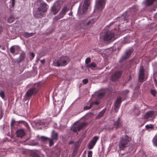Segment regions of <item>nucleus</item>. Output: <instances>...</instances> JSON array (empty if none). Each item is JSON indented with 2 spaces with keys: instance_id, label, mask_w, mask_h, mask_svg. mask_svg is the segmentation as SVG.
<instances>
[{
  "instance_id": "obj_1",
  "label": "nucleus",
  "mask_w": 157,
  "mask_h": 157,
  "mask_svg": "<svg viewBox=\"0 0 157 157\" xmlns=\"http://www.w3.org/2000/svg\"><path fill=\"white\" fill-rule=\"evenodd\" d=\"M36 2L37 4L40 3V4L37 10L34 13V15L37 18H41L43 16L44 13L47 11V4L42 0H37Z\"/></svg>"
},
{
  "instance_id": "obj_2",
  "label": "nucleus",
  "mask_w": 157,
  "mask_h": 157,
  "mask_svg": "<svg viewBox=\"0 0 157 157\" xmlns=\"http://www.w3.org/2000/svg\"><path fill=\"white\" fill-rule=\"evenodd\" d=\"M69 57L67 56H62L57 59L55 60L53 65L56 67H63L66 66L70 61Z\"/></svg>"
},
{
  "instance_id": "obj_3",
  "label": "nucleus",
  "mask_w": 157,
  "mask_h": 157,
  "mask_svg": "<svg viewBox=\"0 0 157 157\" xmlns=\"http://www.w3.org/2000/svg\"><path fill=\"white\" fill-rule=\"evenodd\" d=\"M132 141V139L131 136L125 135L124 137L121 138L119 140L118 146L119 150H124L127 147L128 143Z\"/></svg>"
},
{
  "instance_id": "obj_4",
  "label": "nucleus",
  "mask_w": 157,
  "mask_h": 157,
  "mask_svg": "<svg viewBox=\"0 0 157 157\" xmlns=\"http://www.w3.org/2000/svg\"><path fill=\"white\" fill-rule=\"evenodd\" d=\"M94 19L90 20H86L82 21L80 24V27L82 29H87L92 26L95 23Z\"/></svg>"
},
{
  "instance_id": "obj_5",
  "label": "nucleus",
  "mask_w": 157,
  "mask_h": 157,
  "mask_svg": "<svg viewBox=\"0 0 157 157\" xmlns=\"http://www.w3.org/2000/svg\"><path fill=\"white\" fill-rule=\"evenodd\" d=\"M90 4V0H85L82 6V10H79L78 12V14L79 15L81 14H85L86 10L88 9V6Z\"/></svg>"
},
{
  "instance_id": "obj_6",
  "label": "nucleus",
  "mask_w": 157,
  "mask_h": 157,
  "mask_svg": "<svg viewBox=\"0 0 157 157\" xmlns=\"http://www.w3.org/2000/svg\"><path fill=\"white\" fill-rule=\"evenodd\" d=\"M114 34L113 32L107 31L105 33L103 36V39L105 41H108L114 40Z\"/></svg>"
},
{
  "instance_id": "obj_7",
  "label": "nucleus",
  "mask_w": 157,
  "mask_h": 157,
  "mask_svg": "<svg viewBox=\"0 0 157 157\" xmlns=\"http://www.w3.org/2000/svg\"><path fill=\"white\" fill-rule=\"evenodd\" d=\"M69 10V9L66 6H64L60 12L59 13V15L55 17L54 19L55 20H58L60 19L63 17V16L66 14L67 12Z\"/></svg>"
},
{
  "instance_id": "obj_8",
  "label": "nucleus",
  "mask_w": 157,
  "mask_h": 157,
  "mask_svg": "<svg viewBox=\"0 0 157 157\" xmlns=\"http://www.w3.org/2000/svg\"><path fill=\"white\" fill-rule=\"evenodd\" d=\"M105 3V0H98L96 2L95 7L96 9L101 11L104 9Z\"/></svg>"
},
{
  "instance_id": "obj_9",
  "label": "nucleus",
  "mask_w": 157,
  "mask_h": 157,
  "mask_svg": "<svg viewBox=\"0 0 157 157\" xmlns=\"http://www.w3.org/2000/svg\"><path fill=\"white\" fill-rule=\"evenodd\" d=\"M38 91L36 87L29 88L27 91L25 96L27 98H29L33 95H35Z\"/></svg>"
},
{
  "instance_id": "obj_10",
  "label": "nucleus",
  "mask_w": 157,
  "mask_h": 157,
  "mask_svg": "<svg viewBox=\"0 0 157 157\" xmlns=\"http://www.w3.org/2000/svg\"><path fill=\"white\" fill-rule=\"evenodd\" d=\"M86 125V123L84 122L78 125L75 126L72 128V131L74 133L78 132L81 129H82Z\"/></svg>"
},
{
  "instance_id": "obj_11",
  "label": "nucleus",
  "mask_w": 157,
  "mask_h": 157,
  "mask_svg": "<svg viewBox=\"0 0 157 157\" xmlns=\"http://www.w3.org/2000/svg\"><path fill=\"white\" fill-rule=\"evenodd\" d=\"M98 139L99 137L98 136H95L92 138L88 145L89 149H91L93 148Z\"/></svg>"
},
{
  "instance_id": "obj_12",
  "label": "nucleus",
  "mask_w": 157,
  "mask_h": 157,
  "mask_svg": "<svg viewBox=\"0 0 157 157\" xmlns=\"http://www.w3.org/2000/svg\"><path fill=\"white\" fill-rule=\"evenodd\" d=\"M122 72L121 71H116L112 75L111 79L113 81H115L119 78H120L122 74Z\"/></svg>"
},
{
  "instance_id": "obj_13",
  "label": "nucleus",
  "mask_w": 157,
  "mask_h": 157,
  "mask_svg": "<svg viewBox=\"0 0 157 157\" xmlns=\"http://www.w3.org/2000/svg\"><path fill=\"white\" fill-rule=\"evenodd\" d=\"M121 102V97H118L114 104V110L115 112H117L118 111Z\"/></svg>"
},
{
  "instance_id": "obj_14",
  "label": "nucleus",
  "mask_w": 157,
  "mask_h": 157,
  "mask_svg": "<svg viewBox=\"0 0 157 157\" xmlns=\"http://www.w3.org/2000/svg\"><path fill=\"white\" fill-rule=\"evenodd\" d=\"M144 70L143 66L140 67L139 74V80L140 82H142L144 81Z\"/></svg>"
},
{
  "instance_id": "obj_15",
  "label": "nucleus",
  "mask_w": 157,
  "mask_h": 157,
  "mask_svg": "<svg viewBox=\"0 0 157 157\" xmlns=\"http://www.w3.org/2000/svg\"><path fill=\"white\" fill-rule=\"evenodd\" d=\"M63 105L64 103L62 101H60L59 104L56 105L55 106V108L56 110V113H60L63 107Z\"/></svg>"
},
{
  "instance_id": "obj_16",
  "label": "nucleus",
  "mask_w": 157,
  "mask_h": 157,
  "mask_svg": "<svg viewBox=\"0 0 157 157\" xmlns=\"http://www.w3.org/2000/svg\"><path fill=\"white\" fill-rule=\"evenodd\" d=\"M60 9V6L58 4H55L52 7V11L54 14H56L58 13Z\"/></svg>"
},
{
  "instance_id": "obj_17",
  "label": "nucleus",
  "mask_w": 157,
  "mask_h": 157,
  "mask_svg": "<svg viewBox=\"0 0 157 157\" xmlns=\"http://www.w3.org/2000/svg\"><path fill=\"white\" fill-rule=\"evenodd\" d=\"M132 50H128L126 52L124 55H123L121 58L122 60H124L128 58L131 55L132 53Z\"/></svg>"
},
{
  "instance_id": "obj_18",
  "label": "nucleus",
  "mask_w": 157,
  "mask_h": 157,
  "mask_svg": "<svg viewBox=\"0 0 157 157\" xmlns=\"http://www.w3.org/2000/svg\"><path fill=\"white\" fill-rule=\"evenodd\" d=\"M16 134L17 137L22 138L25 135L24 130L23 129L18 130L16 132Z\"/></svg>"
},
{
  "instance_id": "obj_19",
  "label": "nucleus",
  "mask_w": 157,
  "mask_h": 157,
  "mask_svg": "<svg viewBox=\"0 0 157 157\" xmlns=\"http://www.w3.org/2000/svg\"><path fill=\"white\" fill-rule=\"evenodd\" d=\"M154 112L153 111H150L147 112L144 116L145 119H147L149 118L152 117L154 115Z\"/></svg>"
},
{
  "instance_id": "obj_20",
  "label": "nucleus",
  "mask_w": 157,
  "mask_h": 157,
  "mask_svg": "<svg viewBox=\"0 0 157 157\" xmlns=\"http://www.w3.org/2000/svg\"><path fill=\"white\" fill-rule=\"evenodd\" d=\"M113 125L116 128H119L122 126V123L120 121V118H118V119L114 122Z\"/></svg>"
},
{
  "instance_id": "obj_21",
  "label": "nucleus",
  "mask_w": 157,
  "mask_h": 157,
  "mask_svg": "<svg viewBox=\"0 0 157 157\" xmlns=\"http://www.w3.org/2000/svg\"><path fill=\"white\" fill-rule=\"evenodd\" d=\"M106 111V109H104L102 110H101L96 116V119H99L102 117Z\"/></svg>"
},
{
  "instance_id": "obj_22",
  "label": "nucleus",
  "mask_w": 157,
  "mask_h": 157,
  "mask_svg": "<svg viewBox=\"0 0 157 157\" xmlns=\"http://www.w3.org/2000/svg\"><path fill=\"white\" fill-rule=\"evenodd\" d=\"M58 134L57 132H55L54 130H53L52 134V139L57 140L58 139Z\"/></svg>"
},
{
  "instance_id": "obj_23",
  "label": "nucleus",
  "mask_w": 157,
  "mask_h": 157,
  "mask_svg": "<svg viewBox=\"0 0 157 157\" xmlns=\"http://www.w3.org/2000/svg\"><path fill=\"white\" fill-rule=\"evenodd\" d=\"M152 142L154 145L157 147V133L152 139Z\"/></svg>"
},
{
  "instance_id": "obj_24",
  "label": "nucleus",
  "mask_w": 157,
  "mask_h": 157,
  "mask_svg": "<svg viewBox=\"0 0 157 157\" xmlns=\"http://www.w3.org/2000/svg\"><path fill=\"white\" fill-rule=\"evenodd\" d=\"M34 34L35 33H29L27 32H24L23 35L25 37L28 38L33 36Z\"/></svg>"
},
{
  "instance_id": "obj_25",
  "label": "nucleus",
  "mask_w": 157,
  "mask_h": 157,
  "mask_svg": "<svg viewBox=\"0 0 157 157\" xmlns=\"http://www.w3.org/2000/svg\"><path fill=\"white\" fill-rule=\"evenodd\" d=\"M25 56V54L24 52H22L19 57V60L20 62H21L24 60Z\"/></svg>"
},
{
  "instance_id": "obj_26",
  "label": "nucleus",
  "mask_w": 157,
  "mask_h": 157,
  "mask_svg": "<svg viewBox=\"0 0 157 157\" xmlns=\"http://www.w3.org/2000/svg\"><path fill=\"white\" fill-rule=\"evenodd\" d=\"M96 66V64L95 62H92L90 64L87 65V67L92 69L94 68Z\"/></svg>"
},
{
  "instance_id": "obj_27",
  "label": "nucleus",
  "mask_w": 157,
  "mask_h": 157,
  "mask_svg": "<svg viewBox=\"0 0 157 157\" xmlns=\"http://www.w3.org/2000/svg\"><path fill=\"white\" fill-rule=\"evenodd\" d=\"M17 46H12L10 49V51L11 53L12 54H14L15 52V49Z\"/></svg>"
},
{
  "instance_id": "obj_28",
  "label": "nucleus",
  "mask_w": 157,
  "mask_h": 157,
  "mask_svg": "<svg viewBox=\"0 0 157 157\" xmlns=\"http://www.w3.org/2000/svg\"><path fill=\"white\" fill-rule=\"evenodd\" d=\"M155 0H147L146 2L147 6H148L151 5Z\"/></svg>"
},
{
  "instance_id": "obj_29",
  "label": "nucleus",
  "mask_w": 157,
  "mask_h": 157,
  "mask_svg": "<svg viewBox=\"0 0 157 157\" xmlns=\"http://www.w3.org/2000/svg\"><path fill=\"white\" fill-rule=\"evenodd\" d=\"M40 139L41 140L44 142H45L46 141L49 140V138L44 136H41L40 137Z\"/></svg>"
},
{
  "instance_id": "obj_30",
  "label": "nucleus",
  "mask_w": 157,
  "mask_h": 157,
  "mask_svg": "<svg viewBox=\"0 0 157 157\" xmlns=\"http://www.w3.org/2000/svg\"><path fill=\"white\" fill-rule=\"evenodd\" d=\"M19 122L20 123L23 124L27 128H29V126L28 124L25 121H19Z\"/></svg>"
},
{
  "instance_id": "obj_31",
  "label": "nucleus",
  "mask_w": 157,
  "mask_h": 157,
  "mask_svg": "<svg viewBox=\"0 0 157 157\" xmlns=\"http://www.w3.org/2000/svg\"><path fill=\"white\" fill-rule=\"evenodd\" d=\"M93 103L92 102L90 103V106H85L84 107V110H88L90 109L93 105Z\"/></svg>"
},
{
  "instance_id": "obj_32",
  "label": "nucleus",
  "mask_w": 157,
  "mask_h": 157,
  "mask_svg": "<svg viewBox=\"0 0 157 157\" xmlns=\"http://www.w3.org/2000/svg\"><path fill=\"white\" fill-rule=\"evenodd\" d=\"M145 128L146 129H153L154 128V127L153 125L152 124H147L145 126Z\"/></svg>"
},
{
  "instance_id": "obj_33",
  "label": "nucleus",
  "mask_w": 157,
  "mask_h": 157,
  "mask_svg": "<svg viewBox=\"0 0 157 157\" xmlns=\"http://www.w3.org/2000/svg\"><path fill=\"white\" fill-rule=\"evenodd\" d=\"M14 20V18L12 16H10L9 18L8 19V21L10 23L13 22Z\"/></svg>"
},
{
  "instance_id": "obj_34",
  "label": "nucleus",
  "mask_w": 157,
  "mask_h": 157,
  "mask_svg": "<svg viewBox=\"0 0 157 157\" xmlns=\"http://www.w3.org/2000/svg\"><path fill=\"white\" fill-rule=\"evenodd\" d=\"M129 92V90H125L123 91L122 92V94L123 95H127Z\"/></svg>"
},
{
  "instance_id": "obj_35",
  "label": "nucleus",
  "mask_w": 157,
  "mask_h": 157,
  "mask_svg": "<svg viewBox=\"0 0 157 157\" xmlns=\"http://www.w3.org/2000/svg\"><path fill=\"white\" fill-rule=\"evenodd\" d=\"M31 155L32 157H40L38 154L36 152L32 153L31 154Z\"/></svg>"
},
{
  "instance_id": "obj_36",
  "label": "nucleus",
  "mask_w": 157,
  "mask_h": 157,
  "mask_svg": "<svg viewBox=\"0 0 157 157\" xmlns=\"http://www.w3.org/2000/svg\"><path fill=\"white\" fill-rule=\"evenodd\" d=\"M0 96L3 99H4L5 98V94L4 92L3 91H1L0 92Z\"/></svg>"
},
{
  "instance_id": "obj_37",
  "label": "nucleus",
  "mask_w": 157,
  "mask_h": 157,
  "mask_svg": "<svg viewBox=\"0 0 157 157\" xmlns=\"http://www.w3.org/2000/svg\"><path fill=\"white\" fill-rule=\"evenodd\" d=\"M91 61L90 58L88 57L85 60V63L86 64L89 63Z\"/></svg>"
},
{
  "instance_id": "obj_38",
  "label": "nucleus",
  "mask_w": 157,
  "mask_h": 157,
  "mask_svg": "<svg viewBox=\"0 0 157 157\" xmlns=\"http://www.w3.org/2000/svg\"><path fill=\"white\" fill-rule=\"evenodd\" d=\"M52 139H49V140H48L49 141V145L50 146H51L54 144V143Z\"/></svg>"
},
{
  "instance_id": "obj_39",
  "label": "nucleus",
  "mask_w": 157,
  "mask_h": 157,
  "mask_svg": "<svg viewBox=\"0 0 157 157\" xmlns=\"http://www.w3.org/2000/svg\"><path fill=\"white\" fill-rule=\"evenodd\" d=\"M151 94L154 96H155L156 95V91L155 90H151Z\"/></svg>"
},
{
  "instance_id": "obj_40",
  "label": "nucleus",
  "mask_w": 157,
  "mask_h": 157,
  "mask_svg": "<svg viewBox=\"0 0 157 157\" xmlns=\"http://www.w3.org/2000/svg\"><path fill=\"white\" fill-rule=\"evenodd\" d=\"M92 151H89L88 153V157H92Z\"/></svg>"
},
{
  "instance_id": "obj_41",
  "label": "nucleus",
  "mask_w": 157,
  "mask_h": 157,
  "mask_svg": "<svg viewBox=\"0 0 157 157\" xmlns=\"http://www.w3.org/2000/svg\"><path fill=\"white\" fill-rule=\"evenodd\" d=\"M82 82L84 84H86L88 82V80L87 79H85L82 80Z\"/></svg>"
},
{
  "instance_id": "obj_42",
  "label": "nucleus",
  "mask_w": 157,
  "mask_h": 157,
  "mask_svg": "<svg viewBox=\"0 0 157 157\" xmlns=\"http://www.w3.org/2000/svg\"><path fill=\"white\" fill-rule=\"evenodd\" d=\"M15 121L14 120H12L11 121V126H12L13 125L15 124Z\"/></svg>"
},
{
  "instance_id": "obj_43",
  "label": "nucleus",
  "mask_w": 157,
  "mask_h": 157,
  "mask_svg": "<svg viewBox=\"0 0 157 157\" xmlns=\"http://www.w3.org/2000/svg\"><path fill=\"white\" fill-rule=\"evenodd\" d=\"M83 138L82 137H81V138H79V139L78 141V143H79V142L81 143L83 140Z\"/></svg>"
},
{
  "instance_id": "obj_44",
  "label": "nucleus",
  "mask_w": 157,
  "mask_h": 157,
  "mask_svg": "<svg viewBox=\"0 0 157 157\" xmlns=\"http://www.w3.org/2000/svg\"><path fill=\"white\" fill-rule=\"evenodd\" d=\"M104 95H105V94L104 93H99L98 94V95L99 96L101 97V96H104Z\"/></svg>"
},
{
  "instance_id": "obj_45",
  "label": "nucleus",
  "mask_w": 157,
  "mask_h": 157,
  "mask_svg": "<svg viewBox=\"0 0 157 157\" xmlns=\"http://www.w3.org/2000/svg\"><path fill=\"white\" fill-rule=\"evenodd\" d=\"M12 0V6L13 7L14 6V5H15V0Z\"/></svg>"
},
{
  "instance_id": "obj_46",
  "label": "nucleus",
  "mask_w": 157,
  "mask_h": 157,
  "mask_svg": "<svg viewBox=\"0 0 157 157\" xmlns=\"http://www.w3.org/2000/svg\"><path fill=\"white\" fill-rule=\"evenodd\" d=\"M133 8L134 9V11L135 12H136L138 10V9L137 8V7H133Z\"/></svg>"
},
{
  "instance_id": "obj_47",
  "label": "nucleus",
  "mask_w": 157,
  "mask_h": 157,
  "mask_svg": "<svg viewBox=\"0 0 157 157\" xmlns=\"http://www.w3.org/2000/svg\"><path fill=\"white\" fill-rule=\"evenodd\" d=\"M30 56H31V57H32V58H33L35 56V54H34L33 52H31L30 54Z\"/></svg>"
},
{
  "instance_id": "obj_48",
  "label": "nucleus",
  "mask_w": 157,
  "mask_h": 157,
  "mask_svg": "<svg viewBox=\"0 0 157 157\" xmlns=\"http://www.w3.org/2000/svg\"><path fill=\"white\" fill-rule=\"evenodd\" d=\"M3 112L1 111L0 112V119H1L3 117Z\"/></svg>"
},
{
  "instance_id": "obj_49",
  "label": "nucleus",
  "mask_w": 157,
  "mask_h": 157,
  "mask_svg": "<svg viewBox=\"0 0 157 157\" xmlns=\"http://www.w3.org/2000/svg\"><path fill=\"white\" fill-rule=\"evenodd\" d=\"M3 28L2 26H0V34L1 32L3 30Z\"/></svg>"
},
{
  "instance_id": "obj_50",
  "label": "nucleus",
  "mask_w": 157,
  "mask_h": 157,
  "mask_svg": "<svg viewBox=\"0 0 157 157\" xmlns=\"http://www.w3.org/2000/svg\"><path fill=\"white\" fill-rule=\"evenodd\" d=\"M0 48H2L3 50H5V48L4 46H2L1 45H0Z\"/></svg>"
},
{
  "instance_id": "obj_51",
  "label": "nucleus",
  "mask_w": 157,
  "mask_h": 157,
  "mask_svg": "<svg viewBox=\"0 0 157 157\" xmlns=\"http://www.w3.org/2000/svg\"><path fill=\"white\" fill-rule=\"evenodd\" d=\"M94 104L96 105H99V102L98 101H95V102H94Z\"/></svg>"
},
{
  "instance_id": "obj_52",
  "label": "nucleus",
  "mask_w": 157,
  "mask_h": 157,
  "mask_svg": "<svg viewBox=\"0 0 157 157\" xmlns=\"http://www.w3.org/2000/svg\"><path fill=\"white\" fill-rule=\"evenodd\" d=\"M74 143V142L72 141H70L69 144H73V143Z\"/></svg>"
},
{
  "instance_id": "obj_53",
  "label": "nucleus",
  "mask_w": 157,
  "mask_h": 157,
  "mask_svg": "<svg viewBox=\"0 0 157 157\" xmlns=\"http://www.w3.org/2000/svg\"><path fill=\"white\" fill-rule=\"evenodd\" d=\"M41 63H44V60H41Z\"/></svg>"
},
{
  "instance_id": "obj_54",
  "label": "nucleus",
  "mask_w": 157,
  "mask_h": 157,
  "mask_svg": "<svg viewBox=\"0 0 157 157\" xmlns=\"http://www.w3.org/2000/svg\"><path fill=\"white\" fill-rule=\"evenodd\" d=\"M48 2H50L52 0H47Z\"/></svg>"
},
{
  "instance_id": "obj_55",
  "label": "nucleus",
  "mask_w": 157,
  "mask_h": 157,
  "mask_svg": "<svg viewBox=\"0 0 157 157\" xmlns=\"http://www.w3.org/2000/svg\"><path fill=\"white\" fill-rule=\"evenodd\" d=\"M131 78V76H130L129 77V79H130Z\"/></svg>"
},
{
  "instance_id": "obj_56",
  "label": "nucleus",
  "mask_w": 157,
  "mask_h": 157,
  "mask_svg": "<svg viewBox=\"0 0 157 157\" xmlns=\"http://www.w3.org/2000/svg\"><path fill=\"white\" fill-rule=\"evenodd\" d=\"M1 84H0V87H1ZM1 88V87H0V89Z\"/></svg>"
},
{
  "instance_id": "obj_57",
  "label": "nucleus",
  "mask_w": 157,
  "mask_h": 157,
  "mask_svg": "<svg viewBox=\"0 0 157 157\" xmlns=\"http://www.w3.org/2000/svg\"><path fill=\"white\" fill-rule=\"evenodd\" d=\"M72 14V13H69V15H70V14Z\"/></svg>"
}]
</instances>
